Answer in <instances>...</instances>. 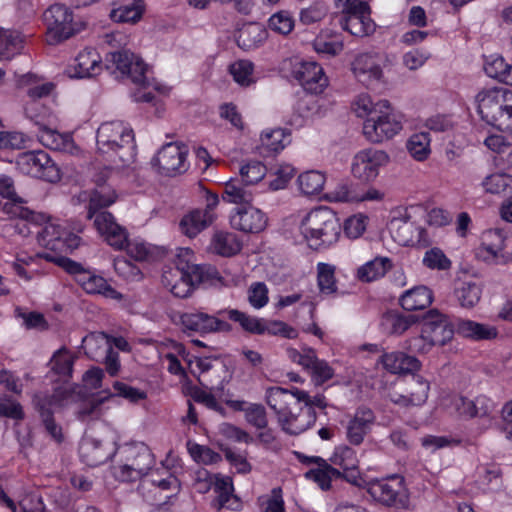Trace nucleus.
Masks as SVG:
<instances>
[{"label": "nucleus", "mask_w": 512, "mask_h": 512, "mask_svg": "<svg viewBox=\"0 0 512 512\" xmlns=\"http://www.w3.org/2000/svg\"><path fill=\"white\" fill-rule=\"evenodd\" d=\"M307 392L295 388L293 391L281 387L266 390L267 405L275 412L282 429L291 435H299L313 426L317 415L311 407H304L302 399Z\"/></svg>", "instance_id": "1"}, {"label": "nucleus", "mask_w": 512, "mask_h": 512, "mask_svg": "<svg viewBox=\"0 0 512 512\" xmlns=\"http://www.w3.org/2000/svg\"><path fill=\"white\" fill-rule=\"evenodd\" d=\"M193 252L189 248H182L177 254L173 266L164 269L162 284L179 298L188 297L194 287L201 283H213L219 280V272L211 265L193 264Z\"/></svg>", "instance_id": "2"}, {"label": "nucleus", "mask_w": 512, "mask_h": 512, "mask_svg": "<svg viewBox=\"0 0 512 512\" xmlns=\"http://www.w3.org/2000/svg\"><path fill=\"white\" fill-rule=\"evenodd\" d=\"M97 151L115 168L129 167L136 158L133 130L122 121L102 123L96 132Z\"/></svg>", "instance_id": "3"}, {"label": "nucleus", "mask_w": 512, "mask_h": 512, "mask_svg": "<svg viewBox=\"0 0 512 512\" xmlns=\"http://www.w3.org/2000/svg\"><path fill=\"white\" fill-rule=\"evenodd\" d=\"M356 105L358 116H366L363 134L370 142L381 143L391 139L402 129L401 121L387 100L373 103L369 96H360Z\"/></svg>", "instance_id": "4"}, {"label": "nucleus", "mask_w": 512, "mask_h": 512, "mask_svg": "<svg viewBox=\"0 0 512 512\" xmlns=\"http://www.w3.org/2000/svg\"><path fill=\"white\" fill-rule=\"evenodd\" d=\"M481 119L512 135V91L504 87L483 88L475 96Z\"/></svg>", "instance_id": "5"}, {"label": "nucleus", "mask_w": 512, "mask_h": 512, "mask_svg": "<svg viewBox=\"0 0 512 512\" xmlns=\"http://www.w3.org/2000/svg\"><path fill=\"white\" fill-rule=\"evenodd\" d=\"M300 231L310 248L321 250L337 242L341 223L332 209L321 206L311 210L302 219Z\"/></svg>", "instance_id": "6"}, {"label": "nucleus", "mask_w": 512, "mask_h": 512, "mask_svg": "<svg viewBox=\"0 0 512 512\" xmlns=\"http://www.w3.org/2000/svg\"><path fill=\"white\" fill-rule=\"evenodd\" d=\"M123 460L112 467L115 479L133 482L147 475L155 464L154 455L144 443L127 445L122 450Z\"/></svg>", "instance_id": "7"}, {"label": "nucleus", "mask_w": 512, "mask_h": 512, "mask_svg": "<svg viewBox=\"0 0 512 512\" xmlns=\"http://www.w3.org/2000/svg\"><path fill=\"white\" fill-rule=\"evenodd\" d=\"M266 175V167L259 161H250L240 168V177L225 183L222 199L228 203H252V187Z\"/></svg>", "instance_id": "8"}, {"label": "nucleus", "mask_w": 512, "mask_h": 512, "mask_svg": "<svg viewBox=\"0 0 512 512\" xmlns=\"http://www.w3.org/2000/svg\"><path fill=\"white\" fill-rule=\"evenodd\" d=\"M107 68H114L122 78L131 80L132 83L141 89L153 87L160 90V87L154 81H150L148 66L143 60L129 50L114 51L106 56Z\"/></svg>", "instance_id": "9"}, {"label": "nucleus", "mask_w": 512, "mask_h": 512, "mask_svg": "<svg viewBox=\"0 0 512 512\" xmlns=\"http://www.w3.org/2000/svg\"><path fill=\"white\" fill-rule=\"evenodd\" d=\"M218 314H226L229 320L238 323L243 330L251 334H269L273 336L280 335L288 339H294L298 335L296 329L283 321L266 320L263 318L250 316L237 309L222 310L219 311Z\"/></svg>", "instance_id": "10"}, {"label": "nucleus", "mask_w": 512, "mask_h": 512, "mask_svg": "<svg viewBox=\"0 0 512 512\" xmlns=\"http://www.w3.org/2000/svg\"><path fill=\"white\" fill-rule=\"evenodd\" d=\"M47 26V42L60 43L80 32L84 24L75 22L69 9L61 4L50 6L43 14Z\"/></svg>", "instance_id": "11"}, {"label": "nucleus", "mask_w": 512, "mask_h": 512, "mask_svg": "<svg viewBox=\"0 0 512 512\" xmlns=\"http://www.w3.org/2000/svg\"><path fill=\"white\" fill-rule=\"evenodd\" d=\"M367 493L378 503L396 509H409L410 499L402 478L373 480L367 484Z\"/></svg>", "instance_id": "12"}, {"label": "nucleus", "mask_w": 512, "mask_h": 512, "mask_svg": "<svg viewBox=\"0 0 512 512\" xmlns=\"http://www.w3.org/2000/svg\"><path fill=\"white\" fill-rule=\"evenodd\" d=\"M343 14L339 24L343 30L356 37H364L375 29L374 22L370 18V9L366 2L360 0H345Z\"/></svg>", "instance_id": "13"}, {"label": "nucleus", "mask_w": 512, "mask_h": 512, "mask_svg": "<svg viewBox=\"0 0 512 512\" xmlns=\"http://www.w3.org/2000/svg\"><path fill=\"white\" fill-rule=\"evenodd\" d=\"M104 209H87L86 218L93 219V224L103 240L115 250H124L128 243V232L125 227L118 224L115 217Z\"/></svg>", "instance_id": "14"}, {"label": "nucleus", "mask_w": 512, "mask_h": 512, "mask_svg": "<svg viewBox=\"0 0 512 512\" xmlns=\"http://www.w3.org/2000/svg\"><path fill=\"white\" fill-rule=\"evenodd\" d=\"M63 393L55 391L53 394H36L33 399L35 409L38 411L47 434L57 443L64 439L62 427L54 419V410L62 406Z\"/></svg>", "instance_id": "15"}, {"label": "nucleus", "mask_w": 512, "mask_h": 512, "mask_svg": "<svg viewBox=\"0 0 512 512\" xmlns=\"http://www.w3.org/2000/svg\"><path fill=\"white\" fill-rule=\"evenodd\" d=\"M292 77L311 94H320L328 85L323 68L314 61L296 59L292 63Z\"/></svg>", "instance_id": "16"}, {"label": "nucleus", "mask_w": 512, "mask_h": 512, "mask_svg": "<svg viewBox=\"0 0 512 512\" xmlns=\"http://www.w3.org/2000/svg\"><path fill=\"white\" fill-rule=\"evenodd\" d=\"M388 162L389 156L385 151L374 148L364 149L354 156L351 171L354 177L369 182L378 176L380 168Z\"/></svg>", "instance_id": "17"}, {"label": "nucleus", "mask_w": 512, "mask_h": 512, "mask_svg": "<svg viewBox=\"0 0 512 512\" xmlns=\"http://www.w3.org/2000/svg\"><path fill=\"white\" fill-rule=\"evenodd\" d=\"M422 322L425 337H428L430 343L439 346H443L450 341L456 331V324L453 325L448 317L437 309L429 310L422 317Z\"/></svg>", "instance_id": "18"}, {"label": "nucleus", "mask_w": 512, "mask_h": 512, "mask_svg": "<svg viewBox=\"0 0 512 512\" xmlns=\"http://www.w3.org/2000/svg\"><path fill=\"white\" fill-rule=\"evenodd\" d=\"M186 156L187 149L185 146L168 143L158 151L151 163L158 168L161 174L172 176L186 171Z\"/></svg>", "instance_id": "19"}, {"label": "nucleus", "mask_w": 512, "mask_h": 512, "mask_svg": "<svg viewBox=\"0 0 512 512\" xmlns=\"http://www.w3.org/2000/svg\"><path fill=\"white\" fill-rule=\"evenodd\" d=\"M181 323L185 330L197 332L201 335L215 332H230L232 326L216 316L203 311L185 312L181 315Z\"/></svg>", "instance_id": "20"}, {"label": "nucleus", "mask_w": 512, "mask_h": 512, "mask_svg": "<svg viewBox=\"0 0 512 512\" xmlns=\"http://www.w3.org/2000/svg\"><path fill=\"white\" fill-rule=\"evenodd\" d=\"M230 215V224L234 229L245 233H259L267 224L265 214L249 204H239Z\"/></svg>", "instance_id": "21"}, {"label": "nucleus", "mask_w": 512, "mask_h": 512, "mask_svg": "<svg viewBox=\"0 0 512 512\" xmlns=\"http://www.w3.org/2000/svg\"><path fill=\"white\" fill-rule=\"evenodd\" d=\"M332 465L339 466L341 470L338 480L344 479L348 483L361 486L364 480L360 476L358 470V459L356 452L347 445H341L335 448L334 453L330 457Z\"/></svg>", "instance_id": "22"}, {"label": "nucleus", "mask_w": 512, "mask_h": 512, "mask_svg": "<svg viewBox=\"0 0 512 512\" xmlns=\"http://www.w3.org/2000/svg\"><path fill=\"white\" fill-rule=\"evenodd\" d=\"M298 459L304 464H316L317 467L305 473V478L314 481L323 491L330 490L333 482L340 476L339 469L334 468L325 459L319 456H305L297 454Z\"/></svg>", "instance_id": "23"}, {"label": "nucleus", "mask_w": 512, "mask_h": 512, "mask_svg": "<svg viewBox=\"0 0 512 512\" xmlns=\"http://www.w3.org/2000/svg\"><path fill=\"white\" fill-rule=\"evenodd\" d=\"M507 238L508 232L502 228L485 231L482 235V244L478 255L487 262L505 263L507 258L502 252L506 247Z\"/></svg>", "instance_id": "24"}, {"label": "nucleus", "mask_w": 512, "mask_h": 512, "mask_svg": "<svg viewBox=\"0 0 512 512\" xmlns=\"http://www.w3.org/2000/svg\"><path fill=\"white\" fill-rule=\"evenodd\" d=\"M375 421L376 416L372 409L366 406L358 407L346 426V438L349 443L360 445L372 430Z\"/></svg>", "instance_id": "25"}, {"label": "nucleus", "mask_w": 512, "mask_h": 512, "mask_svg": "<svg viewBox=\"0 0 512 512\" xmlns=\"http://www.w3.org/2000/svg\"><path fill=\"white\" fill-rule=\"evenodd\" d=\"M396 223L398 225L393 232V236L400 245L422 249L432 244V239L424 227L408 220H400Z\"/></svg>", "instance_id": "26"}, {"label": "nucleus", "mask_w": 512, "mask_h": 512, "mask_svg": "<svg viewBox=\"0 0 512 512\" xmlns=\"http://www.w3.org/2000/svg\"><path fill=\"white\" fill-rule=\"evenodd\" d=\"M351 65L355 77L366 86L378 83L383 76L381 59L377 54H359Z\"/></svg>", "instance_id": "27"}, {"label": "nucleus", "mask_w": 512, "mask_h": 512, "mask_svg": "<svg viewBox=\"0 0 512 512\" xmlns=\"http://www.w3.org/2000/svg\"><path fill=\"white\" fill-rule=\"evenodd\" d=\"M111 175L110 168H103L94 175L95 188L90 194L88 208L91 209V214L95 209H104L112 205L117 195L114 188L107 184Z\"/></svg>", "instance_id": "28"}, {"label": "nucleus", "mask_w": 512, "mask_h": 512, "mask_svg": "<svg viewBox=\"0 0 512 512\" xmlns=\"http://www.w3.org/2000/svg\"><path fill=\"white\" fill-rule=\"evenodd\" d=\"M101 62V57L94 48H85L78 53L67 72L72 78H90L100 72Z\"/></svg>", "instance_id": "29"}, {"label": "nucleus", "mask_w": 512, "mask_h": 512, "mask_svg": "<svg viewBox=\"0 0 512 512\" xmlns=\"http://www.w3.org/2000/svg\"><path fill=\"white\" fill-rule=\"evenodd\" d=\"M114 449H107L103 443L91 436H84L79 445V454L82 461L91 467L105 463L114 454Z\"/></svg>", "instance_id": "30"}, {"label": "nucleus", "mask_w": 512, "mask_h": 512, "mask_svg": "<svg viewBox=\"0 0 512 512\" xmlns=\"http://www.w3.org/2000/svg\"><path fill=\"white\" fill-rule=\"evenodd\" d=\"M379 361L385 370L392 374L414 373L420 369V361L402 351H393L381 355Z\"/></svg>", "instance_id": "31"}, {"label": "nucleus", "mask_w": 512, "mask_h": 512, "mask_svg": "<svg viewBox=\"0 0 512 512\" xmlns=\"http://www.w3.org/2000/svg\"><path fill=\"white\" fill-rule=\"evenodd\" d=\"M453 405L458 414L465 418L486 417L493 409V402L482 395L474 399L457 396L453 400Z\"/></svg>", "instance_id": "32"}, {"label": "nucleus", "mask_w": 512, "mask_h": 512, "mask_svg": "<svg viewBox=\"0 0 512 512\" xmlns=\"http://www.w3.org/2000/svg\"><path fill=\"white\" fill-rule=\"evenodd\" d=\"M456 332L475 341L491 340L498 335L496 327L468 319H459L456 322Z\"/></svg>", "instance_id": "33"}, {"label": "nucleus", "mask_w": 512, "mask_h": 512, "mask_svg": "<svg viewBox=\"0 0 512 512\" xmlns=\"http://www.w3.org/2000/svg\"><path fill=\"white\" fill-rule=\"evenodd\" d=\"M432 301L433 293L424 285L415 286L405 291L399 299L400 305L407 311L423 310L430 306Z\"/></svg>", "instance_id": "34"}, {"label": "nucleus", "mask_w": 512, "mask_h": 512, "mask_svg": "<svg viewBox=\"0 0 512 512\" xmlns=\"http://www.w3.org/2000/svg\"><path fill=\"white\" fill-rule=\"evenodd\" d=\"M38 139L45 147L54 151L73 154L77 150L70 135L60 134L47 126L39 131Z\"/></svg>", "instance_id": "35"}, {"label": "nucleus", "mask_w": 512, "mask_h": 512, "mask_svg": "<svg viewBox=\"0 0 512 512\" xmlns=\"http://www.w3.org/2000/svg\"><path fill=\"white\" fill-rule=\"evenodd\" d=\"M24 48V36L16 30L0 27V60L10 61Z\"/></svg>", "instance_id": "36"}, {"label": "nucleus", "mask_w": 512, "mask_h": 512, "mask_svg": "<svg viewBox=\"0 0 512 512\" xmlns=\"http://www.w3.org/2000/svg\"><path fill=\"white\" fill-rule=\"evenodd\" d=\"M42 234L44 235V240L47 241V245H52V248L56 247V243H61L67 250L73 251L80 244L79 236L66 231L60 225H47L43 228Z\"/></svg>", "instance_id": "37"}, {"label": "nucleus", "mask_w": 512, "mask_h": 512, "mask_svg": "<svg viewBox=\"0 0 512 512\" xmlns=\"http://www.w3.org/2000/svg\"><path fill=\"white\" fill-rule=\"evenodd\" d=\"M212 222L213 217L208 215L207 212H201V209H195L183 216L179 227L184 235L193 238L211 225Z\"/></svg>", "instance_id": "38"}, {"label": "nucleus", "mask_w": 512, "mask_h": 512, "mask_svg": "<svg viewBox=\"0 0 512 512\" xmlns=\"http://www.w3.org/2000/svg\"><path fill=\"white\" fill-rule=\"evenodd\" d=\"M483 285L478 281H462L454 290L459 305L466 309L476 306L482 296Z\"/></svg>", "instance_id": "39"}, {"label": "nucleus", "mask_w": 512, "mask_h": 512, "mask_svg": "<svg viewBox=\"0 0 512 512\" xmlns=\"http://www.w3.org/2000/svg\"><path fill=\"white\" fill-rule=\"evenodd\" d=\"M266 37L267 32L263 26L258 23H249L238 31L236 41L240 48L248 51L258 47Z\"/></svg>", "instance_id": "40"}, {"label": "nucleus", "mask_w": 512, "mask_h": 512, "mask_svg": "<svg viewBox=\"0 0 512 512\" xmlns=\"http://www.w3.org/2000/svg\"><path fill=\"white\" fill-rule=\"evenodd\" d=\"M144 12L143 0H123L117 8L112 9L111 18L115 22L135 23Z\"/></svg>", "instance_id": "41"}, {"label": "nucleus", "mask_w": 512, "mask_h": 512, "mask_svg": "<svg viewBox=\"0 0 512 512\" xmlns=\"http://www.w3.org/2000/svg\"><path fill=\"white\" fill-rule=\"evenodd\" d=\"M391 266L389 258L376 257L358 268L357 277L362 282H372L383 277Z\"/></svg>", "instance_id": "42"}, {"label": "nucleus", "mask_w": 512, "mask_h": 512, "mask_svg": "<svg viewBox=\"0 0 512 512\" xmlns=\"http://www.w3.org/2000/svg\"><path fill=\"white\" fill-rule=\"evenodd\" d=\"M11 202H6L2 206V210L5 214L18 217L23 220L38 224L44 221L45 217L42 214H37L34 211L30 210L27 207H23L22 204L25 203V200L19 197L15 193V197L7 198Z\"/></svg>", "instance_id": "43"}, {"label": "nucleus", "mask_w": 512, "mask_h": 512, "mask_svg": "<svg viewBox=\"0 0 512 512\" xmlns=\"http://www.w3.org/2000/svg\"><path fill=\"white\" fill-rule=\"evenodd\" d=\"M418 320L419 318L416 315H405L390 311L383 315L382 325L389 333L400 335Z\"/></svg>", "instance_id": "44"}, {"label": "nucleus", "mask_w": 512, "mask_h": 512, "mask_svg": "<svg viewBox=\"0 0 512 512\" xmlns=\"http://www.w3.org/2000/svg\"><path fill=\"white\" fill-rule=\"evenodd\" d=\"M477 481L484 491H496L502 486L501 469L495 464L481 465L477 469Z\"/></svg>", "instance_id": "45"}, {"label": "nucleus", "mask_w": 512, "mask_h": 512, "mask_svg": "<svg viewBox=\"0 0 512 512\" xmlns=\"http://www.w3.org/2000/svg\"><path fill=\"white\" fill-rule=\"evenodd\" d=\"M76 358L65 347H61L54 352L50 360L51 369L63 378H71Z\"/></svg>", "instance_id": "46"}, {"label": "nucleus", "mask_w": 512, "mask_h": 512, "mask_svg": "<svg viewBox=\"0 0 512 512\" xmlns=\"http://www.w3.org/2000/svg\"><path fill=\"white\" fill-rule=\"evenodd\" d=\"M289 134L284 129L277 128L273 130H266L261 134L262 147L270 152L281 151L289 142Z\"/></svg>", "instance_id": "47"}, {"label": "nucleus", "mask_w": 512, "mask_h": 512, "mask_svg": "<svg viewBox=\"0 0 512 512\" xmlns=\"http://www.w3.org/2000/svg\"><path fill=\"white\" fill-rule=\"evenodd\" d=\"M299 188L305 195L319 194L325 184V176L319 171H307L298 177Z\"/></svg>", "instance_id": "48"}, {"label": "nucleus", "mask_w": 512, "mask_h": 512, "mask_svg": "<svg viewBox=\"0 0 512 512\" xmlns=\"http://www.w3.org/2000/svg\"><path fill=\"white\" fill-rule=\"evenodd\" d=\"M212 247L217 254L222 256H232L240 250V244L235 235L226 232L215 233Z\"/></svg>", "instance_id": "49"}, {"label": "nucleus", "mask_w": 512, "mask_h": 512, "mask_svg": "<svg viewBox=\"0 0 512 512\" xmlns=\"http://www.w3.org/2000/svg\"><path fill=\"white\" fill-rule=\"evenodd\" d=\"M429 382L420 375H413L407 382L406 392L410 396L411 405H422L428 398Z\"/></svg>", "instance_id": "50"}, {"label": "nucleus", "mask_w": 512, "mask_h": 512, "mask_svg": "<svg viewBox=\"0 0 512 512\" xmlns=\"http://www.w3.org/2000/svg\"><path fill=\"white\" fill-rule=\"evenodd\" d=\"M317 282L322 294H334L337 291L335 267L327 263H319L317 265Z\"/></svg>", "instance_id": "51"}, {"label": "nucleus", "mask_w": 512, "mask_h": 512, "mask_svg": "<svg viewBox=\"0 0 512 512\" xmlns=\"http://www.w3.org/2000/svg\"><path fill=\"white\" fill-rule=\"evenodd\" d=\"M82 346L86 349V354L94 359L98 357V350L105 353L111 347L110 337L103 333H91L82 339Z\"/></svg>", "instance_id": "52"}, {"label": "nucleus", "mask_w": 512, "mask_h": 512, "mask_svg": "<svg viewBox=\"0 0 512 512\" xmlns=\"http://www.w3.org/2000/svg\"><path fill=\"white\" fill-rule=\"evenodd\" d=\"M310 362L306 370L315 385H322L334 376L333 368L326 361L319 359L315 353Z\"/></svg>", "instance_id": "53"}, {"label": "nucleus", "mask_w": 512, "mask_h": 512, "mask_svg": "<svg viewBox=\"0 0 512 512\" xmlns=\"http://www.w3.org/2000/svg\"><path fill=\"white\" fill-rule=\"evenodd\" d=\"M215 491L218 493L219 507L236 509L239 506L238 499L233 495V485L229 478H217Z\"/></svg>", "instance_id": "54"}, {"label": "nucleus", "mask_w": 512, "mask_h": 512, "mask_svg": "<svg viewBox=\"0 0 512 512\" xmlns=\"http://www.w3.org/2000/svg\"><path fill=\"white\" fill-rule=\"evenodd\" d=\"M411 156L418 161L426 159L430 153V138L428 133L421 132L412 135L407 142Z\"/></svg>", "instance_id": "55"}, {"label": "nucleus", "mask_w": 512, "mask_h": 512, "mask_svg": "<svg viewBox=\"0 0 512 512\" xmlns=\"http://www.w3.org/2000/svg\"><path fill=\"white\" fill-rule=\"evenodd\" d=\"M40 156L41 164L38 165L39 174H37L36 178L50 183L58 182L61 179L60 169L58 166L45 151L40 150Z\"/></svg>", "instance_id": "56"}, {"label": "nucleus", "mask_w": 512, "mask_h": 512, "mask_svg": "<svg viewBox=\"0 0 512 512\" xmlns=\"http://www.w3.org/2000/svg\"><path fill=\"white\" fill-rule=\"evenodd\" d=\"M41 164L40 150L29 151L22 153L18 156L16 165L17 168L26 175L37 177L38 165Z\"/></svg>", "instance_id": "57"}, {"label": "nucleus", "mask_w": 512, "mask_h": 512, "mask_svg": "<svg viewBox=\"0 0 512 512\" xmlns=\"http://www.w3.org/2000/svg\"><path fill=\"white\" fill-rule=\"evenodd\" d=\"M25 116L39 126V131L46 127L45 120L50 115V110L39 101L29 100L24 107Z\"/></svg>", "instance_id": "58"}, {"label": "nucleus", "mask_w": 512, "mask_h": 512, "mask_svg": "<svg viewBox=\"0 0 512 512\" xmlns=\"http://www.w3.org/2000/svg\"><path fill=\"white\" fill-rule=\"evenodd\" d=\"M268 26L274 32L287 35L294 28V19L290 12L282 10L270 17Z\"/></svg>", "instance_id": "59"}, {"label": "nucleus", "mask_w": 512, "mask_h": 512, "mask_svg": "<svg viewBox=\"0 0 512 512\" xmlns=\"http://www.w3.org/2000/svg\"><path fill=\"white\" fill-rule=\"evenodd\" d=\"M254 65L248 60H240L230 66V73L233 79L241 86H249L252 82Z\"/></svg>", "instance_id": "60"}, {"label": "nucleus", "mask_w": 512, "mask_h": 512, "mask_svg": "<svg viewBox=\"0 0 512 512\" xmlns=\"http://www.w3.org/2000/svg\"><path fill=\"white\" fill-rule=\"evenodd\" d=\"M423 264L432 270H448L451 267V261L444 252L437 247L431 248L425 252Z\"/></svg>", "instance_id": "61"}, {"label": "nucleus", "mask_w": 512, "mask_h": 512, "mask_svg": "<svg viewBox=\"0 0 512 512\" xmlns=\"http://www.w3.org/2000/svg\"><path fill=\"white\" fill-rule=\"evenodd\" d=\"M246 421L257 429H266L268 419L265 407L261 404L249 403L245 415Z\"/></svg>", "instance_id": "62"}, {"label": "nucleus", "mask_w": 512, "mask_h": 512, "mask_svg": "<svg viewBox=\"0 0 512 512\" xmlns=\"http://www.w3.org/2000/svg\"><path fill=\"white\" fill-rule=\"evenodd\" d=\"M263 512H285L281 488H273L271 494L260 499Z\"/></svg>", "instance_id": "63"}, {"label": "nucleus", "mask_w": 512, "mask_h": 512, "mask_svg": "<svg viewBox=\"0 0 512 512\" xmlns=\"http://www.w3.org/2000/svg\"><path fill=\"white\" fill-rule=\"evenodd\" d=\"M85 291L89 294H102L106 297L116 298L117 291L112 288L107 281L98 275H93L86 284Z\"/></svg>", "instance_id": "64"}]
</instances>
